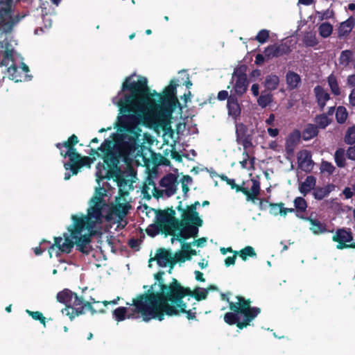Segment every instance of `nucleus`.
<instances>
[{"label":"nucleus","instance_id":"29","mask_svg":"<svg viewBox=\"0 0 355 355\" xmlns=\"http://www.w3.org/2000/svg\"><path fill=\"white\" fill-rule=\"evenodd\" d=\"M304 220L309 221L311 224L310 230L314 234H321L328 232L327 225L318 219L312 218L311 216H307Z\"/></svg>","mask_w":355,"mask_h":355},{"label":"nucleus","instance_id":"27","mask_svg":"<svg viewBox=\"0 0 355 355\" xmlns=\"http://www.w3.org/2000/svg\"><path fill=\"white\" fill-rule=\"evenodd\" d=\"M313 92L318 107H320V110H323L326 105L327 101L330 99L329 94L320 85L315 86L313 89Z\"/></svg>","mask_w":355,"mask_h":355},{"label":"nucleus","instance_id":"59","mask_svg":"<svg viewBox=\"0 0 355 355\" xmlns=\"http://www.w3.org/2000/svg\"><path fill=\"white\" fill-rule=\"evenodd\" d=\"M346 155L348 159L355 161V144L347 148Z\"/></svg>","mask_w":355,"mask_h":355},{"label":"nucleus","instance_id":"54","mask_svg":"<svg viewBox=\"0 0 355 355\" xmlns=\"http://www.w3.org/2000/svg\"><path fill=\"white\" fill-rule=\"evenodd\" d=\"M26 312L31 315L34 320H39L41 324L44 326L46 325V318L44 317L43 314L40 311H31L29 310H26Z\"/></svg>","mask_w":355,"mask_h":355},{"label":"nucleus","instance_id":"38","mask_svg":"<svg viewBox=\"0 0 355 355\" xmlns=\"http://www.w3.org/2000/svg\"><path fill=\"white\" fill-rule=\"evenodd\" d=\"M279 83V77L275 74H270L266 77L264 86L268 90L272 91L277 88Z\"/></svg>","mask_w":355,"mask_h":355},{"label":"nucleus","instance_id":"21","mask_svg":"<svg viewBox=\"0 0 355 355\" xmlns=\"http://www.w3.org/2000/svg\"><path fill=\"white\" fill-rule=\"evenodd\" d=\"M14 53L12 44L7 40L0 41V55L2 57L0 67H7L10 62H13Z\"/></svg>","mask_w":355,"mask_h":355},{"label":"nucleus","instance_id":"32","mask_svg":"<svg viewBox=\"0 0 355 355\" xmlns=\"http://www.w3.org/2000/svg\"><path fill=\"white\" fill-rule=\"evenodd\" d=\"M286 81L288 88L293 90L299 87L302 80L300 76L292 71H288L286 75Z\"/></svg>","mask_w":355,"mask_h":355},{"label":"nucleus","instance_id":"23","mask_svg":"<svg viewBox=\"0 0 355 355\" xmlns=\"http://www.w3.org/2000/svg\"><path fill=\"white\" fill-rule=\"evenodd\" d=\"M301 132L299 130L295 129L288 134L285 141V151L288 156H293L295 149L300 143Z\"/></svg>","mask_w":355,"mask_h":355},{"label":"nucleus","instance_id":"25","mask_svg":"<svg viewBox=\"0 0 355 355\" xmlns=\"http://www.w3.org/2000/svg\"><path fill=\"white\" fill-rule=\"evenodd\" d=\"M299 167L304 171L309 173L312 171L314 162L311 159V155L309 151L304 150L300 151L297 157Z\"/></svg>","mask_w":355,"mask_h":355},{"label":"nucleus","instance_id":"53","mask_svg":"<svg viewBox=\"0 0 355 355\" xmlns=\"http://www.w3.org/2000/svg\"><path fill=\"white\" fill-rule=\"evenodd\" d=\"M269 38V31L266 29H262L259 31L255 37V40L260 44H263L267 42Z\"/></svg>","mask_w":355,"mask_h":355},{"label":"nucleus","instance_id":"24","mask_svg":"<svg viewBox=\"0 0 355 355\" xmlns=\"http://www.w3.org/2000/svg\"><path fill=\"white\" fill-rule=\"evenodd\" d=\"M156 260L157 263L160 267H171L172 262V253L170 249L167 250L160 248L157 250L155 258H150L149 261Z\"/></svg>","mask_w":355,"mask_h":355},{"label":"nucleus","instance_id":"57","mask_svg":"<svg viewBox=\"0 0 355 355\" xmlns=\"http://www.w3.org/2000/svg\"><path fill=\"white\" fill-rule=\"evenodd\" d=\"M128 245L130 248L139 250V242L137 239L132 238L128 241Z\"/></svg>","mask_w":355,"mask_h":355},{"label":"nucleus","instance_id":"47","mask_svg":"<svg viewBox=\"0 0 355 355\" xmlns=\"http://www.w3.org/2000/svg\"><path fill=\"white\" fill-rule=\"evenodd\" d=\"M347 116L348 113L346 108L343 106H339L337 108L336 113V119L337 122L340 124L344 123L346 121Z\"/></svg>","mask_w":355,"mask_h":355},{"label":"nucleus","instance_id":"55","mask_svg":"<svg viewBox=\"0 0 355 355\" xmlns=\"http://www.w3.org/2000/svg\"><path fill=\"white\" fill-rule=\"evenodd\" d=\"M321 170L322 172H327L328 174L331 175L335 172L336 168L331 162L322 161L321 163Z\"/></svg>","mask_w":355,"mask_h":355},{"label":"nucleus","instance_id":"52","mask_svg":"<svg viewBox=\"0 0 355 355\" xmlns=\"http://www.w3.org/2000/svg\"><path fill=\"white\" fill-rule=\"evenodd\" d=\"M283 206H284V203L283 202H278V203H274V202H270L269 203V207H270V213L272 215L277 216L278 214L281 215L282 209L283 208Z\"/></svg>","mask_w":355,"mask_h":355},{"label":"nucleus","instance_id":"1","mask_svg":"<svg viewBox=\"0 0 355 355\" xmlns=\"http://www.w3.org/2000/svg\"><path fill=\"white\" fill-rule=\"evenodd\" d=\"M130 80L131 76L127 77L122 85V89L130 93L117 103L121 115L118 116L116 127L124 133V139L128 136V139L135 143L140 136L141 123H151L165 129L173 112L180 104L176 96L177 84L173 80L162 94L155 90L151 94L144 77L137 82Z\"/></svg>","mask_w":355,"mask_h":355},{"label":"nucleus","instance_id":"44","mask_svg":"<svg viewBox=\"0 0 355 355\" xmlns=\"http://www.w3.org/2000/svg\"><path fill=\"white\" fill-rule=\"evenodd\" d=\"M303 43L306 47H314L318 44V40L315 33L309 32L304 35Z\"/></svg>","mask_w":355,"mask_h":355},{"label":"nucleus","instance_id":"58","mask_svg":"<svg viewBox=\"0 0 355 355\" xmlns=\"http://www.w3.org/2000/svg\"><path fill=\"white\" fill-rule=\"evenodd\" d=\"M346 83L348 87L355 89V73L350 74L347 77Z\"/></svg>","mask_w":355,"mask_h":355},{"label":"nucleus","instance_id":"11","mask_svg":"<svg viewBox=\"0 0 355 355\" xmlns=\"http://www.w3.org/2000/svg\"><path fill=\"white\" fill-rule=\"evenodd\" d=\"M168 208L165 210H158L156 213L157 223L151 225L146 229L148 236L154 237L159 232L166 235L174 236L175 233L171 229V215Z\"/></svg>","mask_w":355,"mask_h":355},{"label":"nucleus","instance_id":"61","mask_svg":"<svg viewBox=\"0 0 355 355\" xmlns=\"http://www.w3.org/2000/svg\"><path fill=\"white\" fill-rule=\"evenodd\" d=\"M343 193L345 196L346 199H349L352 198L354 196L352 188L351 187H345L343 191Z\"/></svg>","mask_w":355,"mask_h":355},{"label":"nucleus","instance_id":"20","mask_svg":"<svg viewBox=\"0 0 355 355\" xmlns=\"http://www.w3.org/2000/svg\"><path fill=\"white\" fill-rule=\"evenodd\" d=\"M290 46L286 44H274L269 45L263 51L265 57L268 59L278 58L291 53Z\"/></svg>","mask_w":355,"mask_h":355},{"label":"nucleus","instance_id":"30","mask_svg":"<svg viewBox=\"0 0 355 355\" xmlns=\"http://www.w3.org/2000/svg\"><path fill=\"white\" fill-rule=\"evenodd\" d=\"M228 114L229 115L236 118L241 114V107L238 101V98L234 95H230L227 99Z\"/></svg>","mask_w":355,"mask_h":355},{"label":"nucleus","instance_id":"19","mask_svg":"<svg viewBox=\"0 0 355 355\" xmlns=\"http://www.w3.org/2000/svg\"><path fill=\"white\" fill-rule=\"evenodd\" d=\"M159 185L166 188L164 193L167 197L176 193L178 185V176L171 173L166 174L159 180Z\"/></svg>","mask_w":355,"mask_h":355},{"label":"nucleus","instance_id":"9","mask_svg":"<svg viewBox=\"0 0 355 355\" xmlns=\"http://www.w3.org/2000/svg\"><path fill=\"white\" fill-rule=\"evenodd\" d=\"M64 242L62 243V238L60 236L54 237V243L52 244L49 249V252L50 257H52L51 250L57 248L61 252L69 254L71 252L74 245L76 246V250L85 254H89L92 250V247L90 245L92 241V233L78 234V238L73 239L71 235L69 236L67 233L63 234Z\"/></svg>","mask_w":355,"mask_h":355},{"label":"nucleus","instance_id":"31","mask_svg":"<svg viewBox=\"0 0 355 355\" xmlns=\"http://www.w3.org/2000/svg\"><path fill=\"white\" fill-rule=\"evenodd\" d=\"M7 71L9 78L16 83L28 80V75L22 74V72L18 69L17 65L14 63L10 64Z\"/></svg>","mask_w":355,"mask_h":355},{"label":"nucleus","instance_id":"18","mask_svg":"<svg viewBox=\"0 0 355 355\" xmlns=\"http://www.w3.org/2000/svg\"><path fill=\"white\" fill-rule=\"evenodd\" d=\"M332 240L338 243L336 248L339 250L353 248L352 243L347 244L353 240L352 233L350 230H346L344 228L337 230Z\"/></svg>","mask_w":355,"mask_h":355},{"label":"nucleus","instance_id":"42","mask_svg":"<svg viewBox=\"0 0 355 355\" xmlns=\"http://www.w3.org/2000/svg\"><path fill=\"white\" fill-rule=\"evenodd\" d=\"M234 253L239 254L243 261H246L248 257H256L257 254L252 246H246L240 251H234Z\"/></svg>","mask_w":355,"mask_h":355},{"label":"nucleus","instance_id":"56","mask_svg":"<svg viewBox=\"0 0 355 355\" xmlns=\"http://www.w3.org/2000/svg\"><path fill=\"white\" fill-rule=\"evenodd\" d=\"M246 67L242 65L237 68L234 73L233 76H236V78H247V75L245 73Z\"/></svg>","mask_w":355,"mask_h":355},{"label":"nucleus","instance_id":"46","mask_svg":"<svg viewBox=\"0 0 355 355\" xmlns=\"http://www.w3.org/2000/svg\"><path fill=\"white\" fill-rule=\"evenodd\" d=\"M98 150L101 151L102 155L113 152V141L108 139H105L98 148Z\"/></svg>","mask_w":355,"mask_h":355},{"label":"nucleus","instance_id":"45","mask_svg":"<svg viewBox=\"0 0 355 355\" xmlns=\"http://www.w3.org/2000/svg\"><path fill=\"white\" fill-rule=\"evenodd\" d=\"M314 121L316 123L315 125L318 126V128L321 129H324L331 123V120L325 114L316 115Z\"/></svg>","mask_w":355,"mask_h":355},{"label":"nucleus","instance_id":"33","mask_svg":"<svg viewBox=\"0 0 355 355\" xmlns=\"http://www.w3.org/2000/svg\"><path fill=\"white\" fill-rule=\"evenodd\" d=\"M316 179L313 175H309L304 181L300 184L299 190L304 196L309 193L315 186Z\"/></svg>","mask_w":355,"mask_h":355},{"label":"nucleus","instance_id":"60","mask_svg":"<svg viewBox=\"0 0 355 355\" xmlns=\"http://www.w3.org/2000/svg\"><path fill=\"white\" fill-rule=\"evenodd\" d=\"M236 255L235 253H234V255L232 256V257H227L225 259V265L227 266V267H229L232 265H234L235 263V261H236Z\"/></svg>","mask_w":355,"mask_h":355},{"label":"nucleus","instance_id":"40","mask_svg":"<svg viewBox=\"0 0 355 355\" xmlns=\"http://www.w3.org/2000/svg\"><path fill=\"white\" fill-rule=\"evenodd\" d=\"M327 83L331 93L335 96H339L340 94V89L338 85L337 78L334 73L330 74L327 77Z\"/></svg>","mask_w":355,"mask_h":355},{"label":"nucleus","instance_id":"28","mask_svg":"<svg viewBox=\"0 0 355 355\" xmlns=\"http://www.w3.org/2000/svg\"><path fill=\"white\" fill-rule=\"evenodd\" d=\"M294 209L295 216L302 220H304L307 216H305L308 205L305 199L302 197H296L293 200Z\"/></svg>","mask_w":355,"mask_h":355},{"label":"nucleus","instance_id":"15","mask_svg":"<svg viewBox=\"0 0 355 355\" xmlns=\"http://www.w3.org/2000/svg\"><path fill=\"white\" fill-rule=\"evenodd\" d=\"M96 181L99 184L100 181L107 178L110 180L111 177L115 178V181L117 183L119 187V196L121 197H125L129 194L128 191L126 190V187L128 186L130 188L132 187V184H129V180H127L121 173L120 171L111 172L108 171L107 172V175L103 176L101 174V171H98L96 173Z\"/></svg>","mask_w":355,"mask_h":355},{"label":"nucleus","instance_id":"6","mask_svg":"<svg viewBox=\"0 0 355 355\" xmlns=\"http://www.w3.org/2000/svg\"><path fill=\"white\" fill-rule=\"evenodd\" d=\"M127 306H133V308L119 306L112 311V317L117 322H122L125 319H137L140 316L143 321L149 322L155 319V311L138 295L132 299V302L126 303Z\"/></svg>","mask_w":355,"mask_h":355},{"label":"nucleus","instance_id":"10","mask_svg":"<svg viewBox=\"0 0 355 355\" xmlns=\"http://www.w3.org/2000/svg\"><path fill=\"white\" fill-rule=\"evenodd\" d=\"M187 303L183 301V299H181L180 302L169 300L168 302H166L158 311L155 312V320L162 321L165 315L177 316L180 313H185L188 320L196 319V312L192 310H187Z\"/></svg>","mask_w":355,"mask_h":355},{"label":"nucleus","instance_id":"41","mask_svg":"<svg viewBox=\"0 0 355 355\" xmlns=\"http://www.w3.org/2000/svg\"><path fill=\"white\" fill-rule=\"evenodd\" d=\"M334 160L339 168H344L346 166L345 151L343 148H339L336 150Z\"/></svg>","mask_w":355,"mask_h":355},{"label":"nucleus","instance_id":"37","mask_svg":"<svg viewBox=\"0 0 355 355\" xmlns=\"http://www.w3.org/2000/svg\"><path fill=\"white\" fill-rule=\"evenodd\" d=\"M199 205L200 202L198 201H196L191 205L187 206L186 211L183 212V214L181 215V217H187L196 220H202L199 216L198 212L196 211L197 207Z\"/></svg>","mask_w":355,"mask_h":355},{"label":"nucleus","instance_id":"14","mask_svg":"<svg viewBox=\"0 0 355 355\" xmlns=\"http://www.w3.org/2000/svg\"><path fill=\"white\" fill-rule=\"evenodd\" d=\"M251 181L252 185L250 190H248V188L243 187L245 184L244 182H243L242 185H238L235 183V180L234 179H230L227 184L230 186L232 189H234L236 192L243 193L246 196V200L248 201L254 202L260 193V182L255 179H252Z\"/></svg>","mask_w":355,"mask_h":355},{"label":"nucleus","instance_id":"50","mask_svg":"<svg viewBox=\"0 0 355 355\" xmlns=\"http://www.w3.org/2000/svg\"><path fill=\"white\" fill-rule=\"evenodd\" d=\"M272 101V95L270 93L261 94L257 100L258 105L261 107H266Z\"/></svg>","mask_w":355,"mask_h":355},{"label":"nucleus","instance_id":"12","mask_svg":"<svg viewBox=\"0 0 355 355\" xmlns=\"http://www.w3.org/2000/svg\"><path fill=\"white\" fill-rule=\"evenodd\" d=\"M26 14H14L12 8L0 7V33H12L15 26L26 17Z\"/></svg>","mask_w":355,"mask_h":355},{"label":"nucleus","instance_id":"16","mask_svg":"<svg viewBox=\"0 0 355 355\" xmlns=\"http://www.w3.org/2000/svg\"><path fill=\"white\" fill-rule=\"evenodd\" d=\"M248 130L246 125L240 123L236 125V141L238 144H241L244 148L243 155L249 157L247 150L253 146L252 136L248 133Z\"/></svg>","mask_w":355,"mask_h":355},{"label":"nucleus","instance_id":"3","mask_svg":"<svg viewBox=\"0 0 355 355\" xmlns=\"http://www.w3.org/2000/svg\"><path fill=\"white\" fill-rule=\"evenodd\" d=\"M164 271H159L155 275V279L158 282L159 291H154L153 288L157 284L155 283L144 293L139 294L141 298L144 300L149 306L155 312L158 311L169 300L174 302L175 297H178V291L180 289V283L175 279L173 278L171 283L166 284L164 283L163 276Z\"/></svg>","mask_w":355,"mask_h":355},{"label":"nucleus","instance_id":"36","mask_svg":"<svg viewBox=\"0 0 355 355\" xmlns=\"http://www.w3.org/2000/svg\"><path fill=\"white\" fill-rule=\"evenodd\" d=\"M101 157H103L104 163L109 168L110 171L117 168L119 160L114 151L105 155H102Z\"/></svg>","mask_w":355,"mask_h":355},{"label":"nucleus","instance_id":"35","mask_svg":"<svg viewBox=\"0 0 355 355\" xmlns=\"http://www.w3.org/2000/svg\"><path fill=\"white\" fill-rule=\"evenodd\" d=\"M319 133L318 126L308 123L302 132V139L304 141H309L318 136Z\"/></svg>","mask_w":355,"mask_h":355},{"label":"nucleus","instance_id":"62","mask_svg":"<svg viewBox=\"0 0 355 355\" xmlns=\"http://www.w3.org/2000/svg\"><path fill=\"white\" fill-rule=\"evenodd\" d=\"M229 97L228 92L226 90L220 91L217 96V98L219 101H225V99H228Z\"/></svg>","mask_w":355,"mask_h":355},{"label":"nucleus","instance_id":"48","mask_svg":"<svg viewBox=\"0 0 355 355\" xmlns=\"http://www.w3.org/2000/svg\"><path fill=\"white\" fill-rule=\"evenodd\" d=\"M105 192L106 191L103 188H97L96 189L95 196H93L90 200L91 203L103 204L104 202L103 197L105 195Z\"/></svg>","mask_w":355,"mask_h":355},{"label":"nucleus","instance_id":"22","mask_svg":"<svg viewBox=\"0 0 355 355\" xmlns=\"http://www.w3.org/2000/svg\"><path fill=\"white\" fill-rule=\"evenodd\" d=\"M338 64L343 70L353 69L355 71V56L351 49H345L340 52L338 57Z\"/></svg>","mask_w":355,"mask_h":355},{"label":"nucleus","instance_id":"49","mask_svg":"<svg viewBox=\"0 0 355 355\" xmlns=\"http://www.w3.org/2000/svg\"><path fill=\"white\" fill-rule=\"evenodd\" d=\"M186 260H190V257L189 255L187 256L186 254L182 251L176 252L174 256L172 255L171 268H173L178 262H184Z\"/></svg>","mask_w":355,"mask_h":355},{"label":"nucleus","instance_id":"5","mask_svg":"<svg viewBox=\"0 0 355 355\" xmlns=\"http://www.w3.org/2000/svg\"><path fill=\"white\" fill-rule=\"evenodd\" d=\"M79 142L78 137L73 134L67 141L55 144V147L60 150V155L64 157H69V162L64 163L65 170H71L72 175H77L79 170L87 166L90 168L94 157L82 156L78 153L76 145Z\"/></svg>","mask_w":355,"mask_h":355},{"label":"nucleus","instance_id":"51","mask_svg":"<svg viewBox=\"0 0 355 355\" xmlns=\"http://www.w3.org/2000/svg\"><path fill=\"white\" fill-rule=\"evenodd\" d=\"M344 140L347 144L352 145L355 144V125L347 128Z\"/></svg>","mask_w":355,"mask_h":355},{"label":"nucleus","instance_id":"2","mask_svg":"<svg viewBox=\"0 0 355 355\" xmlns=\"http://www.w3.org/2000/svg\"><path fill=\"white\" fill-rule=\"evenodd\" d=\"M221 299L229 304L232 312L224 315V321L229 325L236 324L239 329H243L250 325V322L261 313V309L251 306L250 299H245L243 296L237 295L236 302H231L224 293L221 294Z\"/></svg>","mask_w":355,"mask_h":355},{"label":"nucleus","instance_id":"43","mask_svg":"<svg viewBox=\"0 0 355 355\" xmlns=\"http://www.w3.org/2000/svg\"><path fill=\"white\" fill-rule=\"evenodd\" d=\"M333 31V26L329 22L322 23L318 27L320 35L323 38L329 37Z\"/></svg>","mask_w":355,"mask_h":355},{"label":"nucleus","instance_id":"17","mask_svg":"<svg viewBox=\"0 0 355 355\" xmlns=\"http://www.w3.org/2000/svg\"><path fill=\"white\" fill-rule=\"evenodd\" d=\"M178 296L175 297L174 302H179L186 296L194 297L197 301L205 300L208 295V291L205 288L197 287L194 291H191L189 287H184L180 284V289L178 291Z\"/></svg>","mask_w":355,"mask_h":355},{"label":"nucleus","instance_id":"7","mask_svg":"<svg viewBox=\"0 0 355 355\" xmlns=\"http://www.w3.org/2000/svg\"><path fill=\"white\" fill-rule=\"evenodd\" d=\"M88 209L87 215L77 216H71L73 224L67 228L73 239L78 238V234H82L85 230L92 231L97 223L102 222L103 217L102 214L103 205L100 203H92Z\"/></svg>","mask_w":355,"mask_h":355},{"label":"nucleus","instance_id":"26","mask_svg":"<svg viewBox=\"0 0 355 355\" xmlns=\"http://www.w3.org/2000/svg\"><path fill=\"white\" fill-rule=\"evenodd\" d=\"M355 26V18L349 17L345 21L341 22L338 28V37L346 38L352 32Z\"/></svg>","mask_w":355,"mask_h":355},{"label":"nucleus","instance_id":"34","mask_svg":"<svg viewBox=\"0 0 355 355\" xmlns=\"http://www.w3.org/2000/svg\"><path fill=\"white\" fill-rule=\"evenodd\" d=\"M334 185L329 184L324 187H316L314 188L313 196L315 199L321 200L325 197L328 196L329 194L334 190Z\"/></svg>","mask_w":355,"mask_h":355},{"label":"nucleus","instance_id":"13","mask_svg":"<svg viewBox=\"0 0 355 355\" xmlns=\"http://www.w3.org/2000/svg\"><path fill=\"white\" fill-rule=\"evenodd\" d=\"M130 208L131 205L126 201L125 197L116 196L114 202L112 203L109 207L106 218L110 220L114 216L118 221L122 220L128 215Z\"/></svg>","mask_w":355,"mask_h":355},{"label":"nucleus","instance_id":"8","mask_svg":"<svg viewBox=\"0 0 355 355\" xmlns=\"http://www.w3.org/2000/svg\"><path fill=\"white\" fill-rule=\"evenodd\" d=\"M171 215V229L174 231L176 240L183 242L190 238H196L198 235L199 227L202 226V220H196L187 217H181L180 220L175 218V211L173 207L168 208Z\"/></svg>","mask_w":355,"mask_h":355},{"label":"nucleus","instance_id":"63","mask_svg":"<svg viewBox=\"0 0 355 355\" xmlns=\"http://www.w3.org/2000/svg\"><path fill=\"white\" fill-rule=\"evenodd\" d=\"M171 157L172 159H175L178 162H181L182 161V155L175 150L171 151Z\"/></svg>","mask_w":355,"mask_h":355},{"label":"nucleus","instance_id":"64","mask_svg":"<svg viewBox=\"0 0 355 355\" xmlns=\"http://www.w3.org/2000/svg\"><path fill=\"white\" fill-rule=\"evenodd\" d=\"M349 101L352 106L355 107V89H353L349 96Z\"/></svg>","mask_w":355,"mask_h":355},{"label":"nucleus","instance_id":"4","mask_svg":"<svg viewBox=\"0 0 355 355\" xmlns=\"http://www.w3.org/2000/svg\"><path fill=\"white\" fill-rule=\"evenodd\" d=\"M57 301L64 304L65 307L62 309V314L69 317L72 321L75 318L85 313L88 310L92 315L97 313H104V309L96 310L93 304L99 303L94 298L91 297L89 300H85L83 296H79L76 293L71 291L68 288H64L58 293L56 295Z\"/></svg>","mask_w":355,"mask_h":355},{"label":"nucleus","instance_id":"39","mask_svg":"<svg viewBox=\"0 0 355 355\" xmlns=\"http://www.w3.org/2000/svg\"><path fill=\"white\" fill-rule=\"evenodd\" d=\"M248 86V80L247 78H236L234 84V90L236 94L241 96L246 92Z\"/></svg>","mask_w":355,"mask_h":355}]
</instances>
